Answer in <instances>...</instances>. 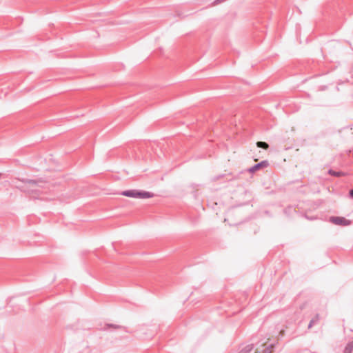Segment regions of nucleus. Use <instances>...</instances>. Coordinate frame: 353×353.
I'll list each match as a JSON object with an SVG mask.
<instances>
[{
  "instance_id": "nucleus-4",
  "label": "nucleus",
  "mask_w": 353,
  "mask_h": 353,
  "mask_svg": "<svg viewBox=\"0 0 353 353\" xmlns=\"http://www.w3.org/2000/svg\"><path fill=\"white\" fill-rule=\"evenodd\" d=\"M343 353H353V340L347 344Z\"/></svg>"
},
{
  "instance_id": "nucleus-6",
  "label": "nucleus",
  "mask_w": 353,
  "mask_h": 353,
  "mask_svg": "<svg viewBox=\"0 0 353 353\" xmlns=\"http://www.w3.org/2000/svg\"><path fill=\"white\" fill-rule=\"evenodd\" d=\"M256 145L258 148H261L265 150H267L269 148V145L266 142L263 141L256 142Z\"/></svg>"
},
{
  "instance_id": "nucleus-9",
  "label": "nucleus",
  "mask_w": 353,
  "mask_h": 353,
  "mask_svg": "<svg viewBox=\"0 0 353 353\" xmlns=\"http://www.w3.org/2000/svg\"><path fill=\"white\" fill-rule=\"evenodd\" d=\"M345 175L344 172L332 171V176H341Z\"/></svg>"
},
{
  "instance_id": "nucleus-11",
  "label": "nucleus",
  "mask_w": 353,
  "mask_h": 353,
  "mask_svg": "<svg viewBox=\"0 0 353 353\" xmlns=\"http://www.w3.org/2000/svg\"><path fill=\"white\" fill-rule=\"evenodd\" d=\"M107 326L112 327H114V328L120 327L119 326H117V325H113V324H108Z\"/></svg>"
},
{
  "instance_id": "nucleus-5",
  "label": "nucleus",
  "mask_w": 353,
  "mask_h": 353,
  "mask_svg": "<svg viewBox=\"0 0 353 353\" xmlns=\"http://www.w3.org/2000/svg\"><path fill=\"white\" fill-rule=\"evenodd\" d=\"M320 317L319 314L316 316L310 321L308 328L310 329L313 325L316 324L319 321Z\"/></svg>"
},
{
  "instance_id": "nucleus-3",
  "label": "nucleus",
  "mask_w": 353,
  "mask_h": 353,
  "mask_svg": "<svg viewBox=\"0 0 353 353\" xmlns=\"http://www.w3.org/2000/svg\"><path fill=\"white\" fill-rule=\"evenodd\" d=\"M332 223L341 226H347L351 224V221L342 216H332Z\"/></svg>"
},
{
  "instance_id": "nucleus-12",
  "label": "nucleus",
  "mask_w": 353,
  "mask_h": 353,
  "mask_svg": "<svg viewBox=\"0 0 353 353\" xmlns=\"http://www.w3.org/2000/svg\"><path fill=\"white\" fill-rule=\"evenodd\" d=\"M28 183H32V184H35L36 183V182L34 181H32V180H29Z\"/></svg>"
},
{
  "instance_id": "nucleus-8",
  "label": "nucleus",
  "mask_w": 353,
  "mask_h": 353,
  "mask_svg": "<svg viewBox=\"0 0 353 353\" xmlns=\"http://www.w3.org/2000/svg\"><path fill=\"white\" fill-rule=\"evenodd\" d=\"M274 344H271L263 350V353H272Z\"/></svg>"
},
{
  "instance_id": "nucleus-14",
  "label": "nucleus",
  "mask_w": 353,
  "mask_h": 353,
  "mask_svg": "<svg viewBox=\"0 0 353 353\" xmlns=\"http://www.w3.org/2000/svg\"><path fill=\"white\" fill-rule=\"evenodd\" d=\"M225 0H216V2H223Z\"/></svg>"
},
{
  "instance_id": "nucleus-13",
  "label": "nucleus",
  "mask_w": 353,
  "mask_h": 353,
  "mask_svg": "<svg viewBox=\"0 0 353 353\" xmlns=\"http://www.w3.org/2000/svg\"><path fill=\"white\" fill-rule=\"evenodd\" d=\"M327 173L331 175V168L327 170Z\"/></svg>"
},
{
  "instance_id": "nucleus-10",
  "label": "nucleus",
  "mask_w": 353,
  "mask_h": 353,
  "mask_svg": "<svg viewBox=\"0 0 353 353\" xmlns=\"http://www.w3.org/2000/svg\"><path fill=\"white\" fill-rule=\"evenodd\" d=\"M349 196L353 199V188L350 190Z\"/></svg>"
},
{
  "instance_id": "nucleus-7",
  "label": "nucleus",
  "mask_w": 353,
  "mask_h": 353,
  "mask_svg": "<svg viewBox=\"0 0 353 353\" xmlns=\"http://www.w3.org/2000/svg\"><path fill=\"white\" fill-rule=\"evenodd\" d=\"M252 350V345H247L243 349H242L239 353H250Z\"/></svg>"
},
{
  "instance_id": "nucleus-1",
  "label": "nucleus",
  "mask_w": 353,
  "mask_h": 353,
  "mask_svg": "<svg viewBox=\"0 0 353 353\" xmlns=\"http://www.w3.org/2000/svg\"><path fill=\"white\" fill-rule=\"evenodd\" d=\"M121 195L127 197L140 199H148L154 196V194L152 192L146 191H139L137 190H125L121 192Z\"/></svg>"
},
{
  "instance_id": "nucleus-2",
  "label": "nucleus",
  "mask_w": 353,
  "mask_h": 353,
  "mask_svg": "<svg viewBox=\"0 0 353 353\" xmlns=\"http://www.w3.org/2000/svg\"><path fill=\"white\" fill-rule=\"evenodd\" d=\"M269 162L267 160L261 161L260 163L255 164L254 165L250 168L248 171L250 173H254L261 169L268 168L269 166Z\"/></svg>"
}]
</instances>
